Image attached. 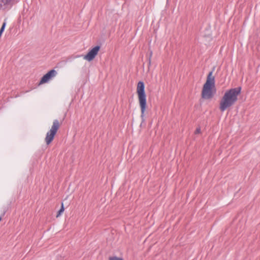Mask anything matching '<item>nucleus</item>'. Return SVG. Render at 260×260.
Here are the masks:
<instances>
[{"mask_svg": "<svg viewBox=\"0 0 260 260\" xmlns=\"http://www.w3.org/2000/svg\"><path fill=\"white\" fill-rule=\"evenodd\" d=\"M201 133V128L200 127H197L196 129V131H194V134H199Z\"/></svg>", "mask_w": 260, "mask_h": 260, "instance_id": "9b49d317", "label": "nucleus"}, {"mask_svg": "<svg viewBox=\"0 0 260 260\" xmlns=\"http://www.w3.org/2000/svg\"><path fill=\"white\" fill-rule=\"evenodd\" d=\"M2 220V217L0 216V222Z\"/></svg>", "mask_w": 260, "mask_h": 260, "instance_id": "f8f14e48", "label": "nucleus"}, {"mask_svg": "<svg viewBox=\"0 0 260 260\" xmlns=\"http://www.w3.org/2000/svg\"><path fill=\"white\" fill-rule=\"evenodd\" d=\"M100 46H95L92 49H91L86 55L83 56V59L88 61H92L97 55L99 51H100Z\"/></svg>", "mask_w": 260, "mask_h": 260, "instance_id": "423d86ee", "label": "nucleus"}, {"mask_svg": "<svg viewBox=\"0 0 260 260\" xmlns=\"http://www.w3.org/2000/svg\"><path fill=\"white\" fill-rule=\"evenodd\" d=\"M80 55H78L76 57H80Z\"/></svg>", "mask_w": 260, "mask_h": 260, "instance_id": "ddd939ff", "label": "nucleus"}, {"mask_svg": "<svg viewBox=\"0 0 260 260\" xmlns=\"http://www.w3.org/2000/svg\"><path fill=\"white\" fill-rule=\"evenodd\" d=\"M109 260H123L121 257H118L116 256H112L109 257Z\"/></svg>", "mask_w": 260, "mask_h": 260, "instance_id": "6e6552de", "label": "nucleus"}, {"mask_svg": "<svg viewBox=\"0 0 260 260\" xmlns=\"http://www.w3.org/2000/svg\"><path fill=\"white\" fill-rule=\"evenodd\" d=\"M61 123V121H59L57 119H54L53 121L51 127L47 132L45 138V141L47 145H49L52 142Z\"/></svg>", "mask_w": 260, "mask_h": 260, "instance_id": "20e7f679", "label": "nucleus"}, {"mask_svg": "<svg viewBox=\"0 0 260 260\" xmlns=\"http://www.w3.org/2000/svg\"><path fill=\"white\" fill-rule=\"evenodd\" d=\"M1 1L2 3L3 4H4V5H9L11 2V0H1Z\"/></svg>", "mask_w": 260, "mask_h": 260, "instance_id": "1a4fd4ad", "label": "nucleus"}, {"mask_svg": "<svg viewBox=\"0 0 260 260\" xmlns=\"http://www.w3.org/2000/svg\"><path fill=\"white\" fill-rule=\"evenodd\" d=\"M6 26V22L5 21L4 22V23H3V25L0 29V31L3 32L4 30H5V27Z\"/></svg>", "mask_w": 260, "mask_h": 260, "instance_id": "9d476101", "label": "nucleus"}, {"mask_svg": "<svg viewBox=\"0 0 260 260\" xmlns=\"http://www.w3.org/2000/svg\"><path fill=\"white\" fill-rule=\"evenodd\" d=\"M64 206H63V204L62 203L61 208H60V210L58 211L57 214L56 215V217L57 218L58 217L64 212Z\"/></svg>", "mask_w": 260, "mask_h": 260, "instance_id": "0eeeda50", "label": "nucleus"}, {"mask_svg": "<svg viewBox=\"0 0 260 260\" xmlns=\"http://www.w3.org/2000/svg\"><path fill=\"white\" fill-rule=\"evenodd\" d=\"M216 92L215 77L213 75V72H210L208 74L206 82L203 85L202 97L205 100H210L213 98Z\"/></svg>", "mask_w": 260, "mask_h": 260, "instance_id": "f03ea898", "label": "nucleus"}, {"mask_svg": "<svg viewBox=\"0 0 260 260\" xmlns=\"http://www.w3.org/2000/svg\"><path fill=\"white\" fill-rule=\"evenodd\" d=\"M57 74L56 70L52 69L48 71L41 78L39 85H41L47 83L50 80L54 78Z\"/></svg>", "mask_w": 260, "mask_h": 260, "instance_id": "39448f33", "label": "nucleus"}, {"mask_svg": "<svg viewBox=\"0 0 260 260\" xmlns=\"http://www.w3.org/2000/svg\"><path fill=\"white\" fill-rule=\"evenodd\" d=\"M241 87L231 88L225 91L220 100L219 109L221 112H224L233 106L238 101L240 94Z\"/></svg>", "mask_w": 260, "mask_h": 260, "instance_id": "f257e3e1", "label": "nucleus"}, {"mask_svg": "<svg viewBox=\"0 0 260 260\" xmlns=\"http://www.w3.org/2000/svg\"><path fill=\"white\" fill-rule=\"evenodd\" d=\"M136 93L141 109V117L143 119L147 108V96L145 91V85L143 82L139 81L137 83Z\"/></svg>", "mask_w": 260, "mask_h": 260, "instance_id": "7ed1b4c3", "label": "nucleus"}]
</instances>
